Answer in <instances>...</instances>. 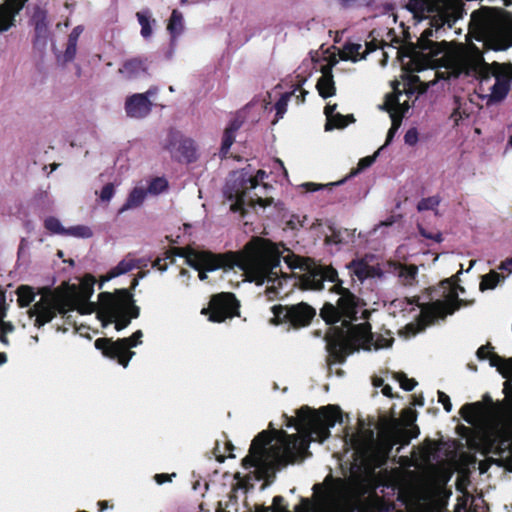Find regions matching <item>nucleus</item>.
I'll list each match as a JSON object with an SVG mask.
<instances>
[{"label": "nucleus", "mask_w": 512, "mask_h": 512, "mask_svg": "<svg viewBox=\"0 0 512 512\" xmlns=\"http://www.w3.org/2000/svg\"><path fill=\"white\" fill-rule=\"evenodd\" d=\"M506 279V276L501 275L495 270H491L489 273L481 277L479 284V290L484 292L486 290H493L498 285L502 284Z\"/></svg>", "instance_id": "obj_27"}, {"label": "nucleus", "mask_w": 512, "mask_h": 512, "mask_svg": "<svg viewBox=\"0 0 512 512\" xmlns=\"http://www.w3.org/2000/svg\"><path fill=\"white\" fill-rule=\"evenodd\" d=\"M417 436L414 429L402 427L398 420L384 423L378 437L374 439L373 432L353 435L350 439L352 447L363 456L374 458L377 462H385L393 446L397 443L406 445L411 438Z\"/></svg>", "instance_id": "obj_9"}, {"label": "nucleus", "mask_w": 512, "mask_h": 512, "mask_svg": "<svg viewBox=\"0 0 512 512\" xmlns=\"http://www.w3.org/2000/svg\"><path fill=\"white\" fill-rule=\"evenodd\" d=\"M135 267V259L130 256L125 257L115 267L110 269L106 275L101 277L100 288L103 286L105 282H108L111 279L118 277L120 275L126 274L129 271L133 270Z\"/></svg>", "instance_id": "obj_23"}, {"label": "nucleus", "mask_w": 512, "mask_h": 512, "mask_svg": "<svg viewBox=\"0 0 512 512\" xmlns=\"http://www.w3.org/2000/svg\"><path fill=\"white\" fill-rule=\"evenodd\" d=\"M428 87L429 83L425 84L421 82L418 75L408 73L403 75L402 82L393 83V93L389 94L385 101V107L390 113L392 125L388 131L384 146L392 141L396 131L400 127L402 117L410 107V98L415 96L416 99L418 95L423 94Z\"/></svg>", "instance_id": "obj_10"}, {"label": "nucleus", "mask_w": 512, "mask_h": 512, "mask_svg": "<svg viewBox=\"0 0 512 512\" xmlns=\"http://www.w3.org/2000/svg\"><path fill=\"white\" fill-rule=\"evenodd\" d=\"M4 317H5V311H4V309L2 307H0V329H1V332H2V335L0 336V340L2 342L6 343V338H5L4 334L7 331H11V327L3 322V318Z\"/></svg>", "instance_id": "obj_47"}, {"label": "nucleus", "mask_w": 512, "mask_h": 512, "mask_svg": "<svg viewBox=\"0 0 512 512\" xmlns=\"http://www.w3.org/2000/svg\"><path fill=\"white\" fill-rule=\"evenodd\" d=\"M419 141V134L416 128H410L404 135V142L409 146H415Z\"/></svg>", "instance_id": "obj_43"}, {"label": "nucleus", "mask_w": 512, "mask_h": 512, "mask_svg": "<svg viewBox=\"0 0 512 512\" xmlns=\"http://www.w3.org/2000/svg\"><path fill=\"white\" fill-rule=\"evenodd\" d=\"M178 254L199 272L200 280L206 278V271L238 267L249 281L258 285L267 283L269 291L276 292L282 285V279L279 277L282 251L272 242L262 238L252 239L244 250L238 253L213 254L192 248H181Z\"/></svg>", "instance_id": "obj_5"}, {"label": "nucleus", "mask_w": 512, "mask_h": 512, "mask_svg": "<svg viewBox=\"0 0 512 512\" xmlns=\"http://www.w3.org/2000/svg\"><path fill=\"white\" fill-rule=\"evenodd\" d=\"M143 333L136 331L131 337L112 341L107 338H99L95 341V347L101 350L109 358L116 359L120 365L127 367L134 352L131 348L141 344Z\"/></svg>", "instance_id": "obj_12"}, {"label": "nucleus", "mask_w": 512, "mask_h": 512, "mask_svg": "<svg viewBox=\"0 0 512 512\" xmlns=\"http://www.w3.org/2000/svg\"><path fill=\"white\" fill-rule=\"evenodd\" d=\"M33 21L35 23V30L38 36H42L47 31V21L46 14L42 11L37 12L33 16Z\"/></svg>", "instance_id": "obj_35"}, {"label": "nucleus", "mask_w": 512, "mask_h": 512, "mask_svg": "<svg viewBox=\"0 0 512 512\" xmlns=\"http://www.w3.org/2000/svg\"><path fill=\"white\" fill-rule=\"evenodd\" d=\"M175 476V474L167 475V474H156L154 476L155 481L158 484H163L165 482L171 481V477Z\"/></svg>", "instance_id": "obj_53"}, {"label": "nucleus", "mask_w": 512, "mask_h": 512, "mask_svg": "<svg viewBox=\"0 0 512 512\" xmlns=\"http://www.w3.org/2000/svg\"><path fill=\"white\" fill-rule=\"evenodd\" d=\"M77 52V43L69 42L67 44L66 51L64 53V60L71 61L74 59Z\"/></svg>", "instance_id": "obj_46"}, {"label": "nucleus", "mask_w": 512, "mask_h": 512, "mask_svg": "<svg viewBox=\"0 0 512 512\" xmlns=\"http://www.w3.org/2000/svg\"><path fill=\"white\" fill-rule=\"evenodd\" d=\"M45 228L53 234L63 235L66 234V229L59 219L55 217H48L44 222Z\"/></svg>", "instance_id": "obj_34"}, {"label": "nucleus", "mask_w": 512, "mask_h": 512, "mask_svg": "<svg viewBox=\"0 0 512 512\" xmlns=\"http://www.w3.org/2000/svg\"><path fill=\"white\" fill-rule=\"evenodd\" d=\"M114 196V185L109 183L105 185L100 193V199L105 202H109Z\"/></svg>", "instance_id": "obj_45"}, {"label": "nucleus", "mask_w": 512, "mask_h": 512, "mask_svg": "<svg viewBox=\"0 0 512 512\" xmlns=\"http://www.w3.org/2000/svg\"><path fill=\"white\" fill-rule=\"evenodd\" d=\"M274 324L289 323L293 326H305L315 315V309L306 303H299L292 306L273 307Z\"/></svg>", "instance_id": "obj_13"}, {"label": "nucleus", "mask_w": 512, "mask_h": 512, "mask_svg": "<svg viewBox=\"0 0 512 512\" xmlns=\"http://www.w3.org/2000/svg\"><path fill=\"white\" fill-rule=\"evenodd\" d=\"M469 34L487 49L506 50L512 46V16L494 8L473 12Z\"/></svg>", "instance_id": "obj_8"}, {"label": "nucleus", "mask_w": 512, "mask_h": 512, "mask_svg": "<svg viewBox=\"0 0 512 512\" xmlns=\"http://www.w3.org/2000/svg\"><path fill=\"white\" fill-rule=\"evenodd\" d=\"M17 302L21 307L29 306L35 299L33 288L27 285H21L17 288Z\"/></svg>", "instance_id": "obj_30"}, {"label": "nucleus", "mask_w": 512, "mask_h": 512, "mask_svg": "<svg viewBox=\"0 0 512 512\" xmlns=\"http://www.w3.org/2000/svg\"><path fill=\"white\" fill-rule=\"evenodd\" d=\"M475 263H476L475 260L470 261V265H469V268L467 269V272L470 271V269H472V267L475 265Z\"/></svg>", "instance_id": "obj_60"}, {"label": "nucleus", "mask_w": 512, "mask_h": 512, "mask_svg": "<svg viewBox=\"0 0 512 512\" xmlns=\"http://www.w3.org/2000/svg\"><path fill=\"white\" fill-rule=\"evenodd\" d=\"M324 113H325L326 119H327V122L325 125L326 131L344 128L348 125L349 122L354 121L352 115L343 116L342 114L337 113L336 105L327 104L325 107Z\"/></svg>", "instance_id": "obj_19"}, {"label": "nucleus", "mask_w": 512, "mask_h": 512, "mask_svg": "<svg viewBox=\"0 0 512 512\" xmlns=\"http://www.w3.org/2000/svg\"><path fill=\"white\" fill-rule=\"evenodd\" d=\"M440 290L443 299L436 300L426 305H421L415 299L409 298H398L390 303L389 311L394 316L398 314H402L404 317L411 314H414L415 317L419 316L416 323L406 325L405 337L416 335L426 326L452 314L462 304H467L464 299L459 297L465 290L457 284L456 276L442 281Z\"/></svg>", "instance_id": "obj_6"}, {"label": "nucleus", "mask_w": 512, "mask_h": 512, "mask_svg": "<svg viewBox=\"0 0 512 512\" xmlns=\"http://www.w3.org/2000/svg\"><path fill=\"white\" fill-rule=\"evenodd\" d=\"M186 274H187V271H186V270H182V271H181V275H182V276H184V275H186Z\"/></svg>", "instance_id": "obj_64"}, {"label": "nucleus", "mask_w": 512, "mask_h": 512, "mask_svg": "<svg viewBox=\"0 0 512 512\" xmlns=\"http://www.w3.org/2000/svg\"><path fill=\"white\" fill-rule=\"evenodd\" d=\"M372 257L353 260L347 265L351 274L356 276L360 281L367 278L382 277L384 270L379 265L371 264Z\"/></svg>", "instance_id": "obj_16"}, {"label": "nucleus", "mask_w": 512, "mask_h": 512, "mask_svg": "<svg viewBox=\"0 0 512 512\" xmlns=\"http://www.w3.org/2000/svg\"><path fill=\"white\" fill-rule=\"evenodd\" d=\"M446 23L443 19H437L432 27L426 29L418 40L423 59L411 60V71L421 72L431 68L434 78L423 83L434 84L436 78H450L461 75L474 77L479 81V90L487 103H495L503 100L511 87L512 64L485 62L482 52L475 46H464L446 41L433 42L434 33L440 37L441 28Z\"/></svg>", "instance_id": "obj_1"}, {"label": "nucleus", "mask_w": 512, "mask_h": 512, "mask_svg": "<svg viewBox=\"0 0 512 512\" xmlns=\"http://www.w3.org/2000/svg\"><path fill=\"white\" fill-rule=\"evenodd\" d=\"M260 512H287L284 508L265 507Z\"/></svg>", "instance_id": "obj_54"}, {"label": "nucleus", "mask_w": 512, "mask_h": 512, "mask_svg": "<svg viewBox=\"0 0 512 512\" xmlns=\"http://www.w3.org/2000/svg\"><path fill=\"white\" fill-rule=\"evenodd\" d=\"M84 28L81 25L76 26L70 33L68 41L77 43L80 35L82 34Z\"/></svg>", "instance_id": "obj_49"}, {"label": "nucleus", "mask_w": 512, "mask_h": 512, "mask_svg": "<svg viewBox=\"0 0 512 512\" xmlns=\"http://www.w3.org/2000/svg\"><path fill=\"white\" fill-rule=\"evenodd\" d=\"M508 146H510L512 148V133L508 140Z\"/></svg>", "instance_id": "obj_62"}, {"label": "nucleus", "mask_w": 512, "mask_h": 512, "mask_svg": "<svg viewBox=\"0 0 512 512\" xmlns=\"http://www.w3.org/2000/svg\"><path fill=\"white\" fill-rule=\"evenodd\" d=\"M468 115L463 111L460 110V107L456 108L454 112L451 115V118L455 122V124H459L460 121H462L465 117Z\"/></svg>", "instance_id": "obj_51"}, {"label": "nucleus", "mask_w": 512, "mask_h": 512, "mask_svg": "<svg viewBox=\"0 0 512 512\" xmlns=\"http://www.w3.org/2000/svg\"><path fill=\"white\" fill-rule=\"evenodd\" d=\"M438 204H439V201L436 198L430 197V198L422 199L418 203L417 208L419 211L433 210L438 206Z\"/></svg>", "instance_id": "obj_41"}, {"label": "nucleus", "mask_w": 512, "mask_h": 512, "mask_svg": "<svg viewBox=\"0 0 512 512\" xmlns=\"http://www.w3.org/2000/svg\"><path fill=\"white\" fill-rule=\"evenodd\" d=\"M460 414L469 424L477 428L487 440L500 444H512V423L496 419L490 408L480 402L465 404Z\"/></svg>", "instance_id": "obj_11"}, {"label": "nucleus", "mask_w": 512, "mask_h": 512, "mask_svg": "<svg viewBox=\"0 0 512 512\" xmlns=\"http://www.w3.org/2000/svg\"><path fill=\"white\" fill-rule=\"evenodd\" d=\"M438 402H440L443 405L444 409L447 412H450L452 410V404L450 402V398L444 392L438 391Z\"/></svg>", "instance_id": "obj_48"}, {"label": "nucleus", "mask_w": 512, "mask_h": 512, "mask_svg": "<svg viewBox=\"0 0 512 512\" xmlns=\"http://www.w3.org/2000/svg\"><path fill=\"white\" fill-rule=\"evenodd\" d=\"M392 378L400 384L402 389L406 391H411L416 385V382L413 379L407 378L403 373H394Z\"/></svg>", "instance_id": "obj_38"}, {"label": "nucleus", "mask_w": 512, "mask_h": 512, "mask_svg": "<svg viewBox=\"0 0 512 512\" xmlns=\"http://www.w3.org/2000/svg\"><path fill=\"white\" fill-rule=\"evenodd\" d=\"M321 73L322 75L316 85L319 95L323 98L331 97L335 94L332 67L330 65H324L321 68Z\"/></svg>", "instance_id": "obj_20"}, {"label": "nucleus", "mask_w": 512, "mask_h": 512, "mask_svg": "<svg viewBox=\"0 0 512 512\" xmlns=\"http://www.w3.org/2000/svg\"><path fill=\"white\" fill-rule=\"evenodd\" d=\"M239 304L231 293H221L212 297L209 307L201 313L208 315L211 322H223L227 318L238 315Z\"/></svg>", "instance_id": "obj_14"}, {"label": "nucleus", "mask_w": 512, "mask_h": 512, "mask_svg": "<svg viewBox=\"0 0 512 512\" xmlns=\"http://www.w3.org/2000/svg\"><path fill=\"white\" fill-rule=\"evenodd\" d=\"M387 266L388 269L386 271L397 274L405 285H411L418 273V269L414 265L406 266L398 263H388Z\"/></svg>", "instance_id": "obj_22"}, {"label": "nucleus", "mask_w": 512, "mask_h": 512, "mask_svg": "<svg viewBox=\"0 0 512 512\" xmlns=\"http://www.w3.org/2000/svg\"><path fill=\"white\" fill-rule=\"evenodd\" d=\"M266 176L263 170H258L256 174L249 169L232 172L225 188L231 210L244 215L249 209H256L257 205L260 208L269 205L268 187L262 184Z\"/></svg>", "instance_id": "obj_7"}, {"label": "nucleus", "mask_w": 512, "mask_h": 512, "mask_svg": "<svg viewBox=\"0 0 512 512\" xmlns=\"http://www.w3.org/2000/svg\"><path fill=\"white\" fill-rule=\"evenodd\" d=\"M184 29V16L180 11L174 9L167 23V31L171 35L172 41H175L179 36H181Z\"/></svg>", "instance_id": "obj_24"}, {"label": "nucleus", "mask_w": 512, "mask_h": 512, "mask_svg": "<svg viewBox=\"0 0 512 512\" xmlns=\"http://www.w3.org/2000/svg\"><path fill=\"white\" fill-rule=\"evenodd\" d=\"M139 25L141 26V36L149 39L153 33V24L155 20L152 18L150 11L143 10L136 13Z\"/></svg>", "instance_id": "obj_29"}, {"label": "nucleus", "mask_w": 512, "mask_h": 512, "mask_svg": "<svg viewBox=\"0 0 512 512\" xmlns=\"http://www.w3.org/2000/svg\"><path fill=\"white\" fill-rule=\"evenodd\" d=\"M276 163L279 165V167H280V168H282V169H283L284 174H287V171H286V169L284 168V165H283L282 161H280V160H278V159H277V160H276Z\"/></svg>", "instance_id": "obj_59"}, {"label": "nucleus", "mask_w": 512, "mask_h": 512, "mask_svg": "<svg viewBox=\"0 0 512 512\" xmlns=\"http://www.w3.org/2000/svg\"><path fill=\"white\" fill-rule=\"evenodd\" d=\"M156 94L155 90H148L145 93H137L129 96L125 101V112L128 117L141 119L146 117L152 110L150 97Z\"/></svg>", "instance_id": "obj_15"}, {"label": "nucleus", "mask_w": 512, "mask_h": 512, "mask_svg": "<svg viewBox=\"0 0 512 512\" xmlns=\"http://www.w3.org/2000/svg\"><path fill=\"white\" fill-rule=\"evenodd\" d=\"M168 182L165 178L157 177L150 181L147 192L151 195H159L166 191Z\"/></svg>", "instance_id": "obj_32"}, {"label": "nucleus", "mask_w": 512, "mask_h": 512, "mask_svg": "<svg viewBox=\"0 0 512 512\" xmlns=\"http://www.w3.org/2000/svg\"><path fill=\"white\" fill-rule=\"evenodd\" d=\"M339 505L335 500L326 499L318 503L313 512H338Z\"/></svg>", "instance_id": "obj_37"}, {"label": "nucleus", "mask_w": 512, "mask_h": 512, "mask_svg": "<svg viewBox=\"0 0 512 512\" xmlns=\"http://www.w3.org/2000/svg\"><path fill=\"white\" fill-rule=\"evenodd\" d=\"M392 224V221L390 222H382L380 223V226H388V225H391Z\"/></svg>", "instance_id": "obj_61"}, {"label": "nucleus", "mask_w": 512, "mask_h": 512, "mask_svg": "<svg viewBox=\"0 0 512 512\" xmlns=\"http://www.w3.org/2000/svg\"><path fill=\"white\" fill-rule=\"evenodd\" d=\"M484 353H485V348L484 347L479 348L478 351H477L478 356L481 357V358L485 357Z\"/></svg>", "instance_id": "obj_57"}, {"label": "nucleus", "mask_w": 512, "mask_h": 512, "mask_svg": "<svg viewBox=\"0 0 512 512\" xmlns=\"http://www.w3.org/2000/svg\"><path fill=\"white\" fill-rule=\"evenodd\" d=\"M493 365L497 366L498 371L503 375V377H512V359H497Z\"/></svg>", "instance_id": "obj_36"}, {"label": "nucleus", "mask_w": 512, "mask_h": 512, "mask_svg": "<svg viewBox=\"0 0 512 512\" xmlns=\"http://www.w3.org/2000/svg\"><path fill=\"white\" fill-rule=\"evenodd\" d=\"M383 148H384V146L379 148L372 156H367V157L360 159V161L358 163V168L354 172H352V175H355L358 172L370 167L375 162L376 158L378 157L380 150Z\"/></svg>", "instance_id": "obj_39"}, {"label": "nucleus", "mask_w": 512, "mask_h": 512, "mask_svg": "<svg viewBox=\"0 0 512 512\" xmlns=\"http://www.w3.org/2000/svg\"><path fill=\"white\" fill-rule=\"evenodd\" d=\"M236 129V127H229L225 130L220 151L222 156H225L228 153L230 147L232 146L235 140Z\"/></svg>", "instance_id": "obj_33"}, {"label": "nucleus", "mask_w": 512, "mask_h": 512, "mask_svg": "<svg viewBox=\"0 0 512 512\" xmlns=\"http://www.w3.org/2000/svg\"><path fill=\"white\" fill-rule=\"evenodd\" d=\"M281 501H282V497H280V496L275 497L274 500H273V508H281L279 506V503Z\"/></svg>", "instance_id": "obj_56"}, {"label": "nucleus", "mask_w": 512, "mask_h": 512, "mask_svg": "<svg viewBox=\"0 0 512 512\" xmlns=\"http://www.w3.org/2000/svg\"><path fill=\"white\" fill-rule=\"evenodd\" d=\"M286 426L295 427V435L283 430L272 429L271 433L261 432L253 441L250 453L243 459L245 469H254L255 478H268L276 468L292 463L308 453L311 441L322 442L330 435L329 429L341 422L340 408L328 405L314 410L301 407L296 417L286 416Z\"/></svg>", "instance_id": "obj_2"}, {"label": "nucleus", "mask_w": 512, "mask_h": 512, "mask_svg": "<svg viewBox=\"0 0 512 512\" xmlns=\"http://www.w3.org/2000/svg\"><path fill=\"white\" fill-rule=\"evenodd\" d=\"M65 236L79 238V239H88L93 236L92 229L87 225H75L66 229Z\"/></svg>", "instance_id": "obj_31"}, {"label": "nucleus", "mask_w": 512, "mask_h": 512, "mask_svg": "<svg viewBox=\"0 0 512 512\" xmlns=\"http://www.w3.org/2000/svg\"><path fill=\"white\" fill-rule=\"evenodd\" d=\"M304 187H306L307 190H309V191H316V190H319L322 186L317 185L315 183H305Z\"/></svg>", "instance_id": "obj_55"}, {"label": "nucleus", "mask_w": 512, "mask_h": 512, "mask_svg": "<svg viewBox=\"0 0 512 512\" xmlns=\"http://www.w3.org/2000/svg\"><path fill=\"white\" fill-rule=\"evenodd\" d=\"M301 284L304 289L320 290L324 281L335 283L333 290L340 295L337 306L325 304L321 309V317L327 323L341 321V328H332L327 337V349L335 362H343L347 355L360 349L365 351H378L391 347L393 338L389 333L374 335L371 333L369 323L362 322L352 325L357 320L361 307L356 297L338 283V273L330 266L313 265L305 267Z\"/></svg>", "instance_id": "obj_3"}, {"label": "nucleus", "mask_w": 512, "mask_h": 512, "mask_svg": "<svg viewBox=\"0 0 512 512\" xmlns=\"http://www.w3.org/2000/svg\"><path fill=\"white\" fill-rule=\"evenodd\" d=\"M30 245L31 244L28 239L22 238L20 240L18 252H17L18 260L26 259L29 256Z\"/></svg>", "instance_id": "obj_42"}, {"label": "nucleus", "mask_w": 512, "mask_h": 512, "mask_svg": "<svg viewBox=\"0 0 512 512\" xmlns=\"http://www.w3.org/2000/svg\"><path fill=\"white\" fill-rule=\"evenodd\" d=\"M420 233L423 237L427 239H431L435 242H441L442 241V234L440 232L435 233H428L424 229L420 228Z\"/></svg>", "instance_id": "obj_50"}, {"label": "nucleus", "mask_w": 512, "mask_h": 512, "mask_svg": "<svg viewBox=\"0 0 512 512\" xmlns=\"http://www.w3.org/2000/svg\"><path fill=\"white\" fill-rule=\"evenodd\" d=\"M385 381L386 380L383 377L375 376L373 378V385L376 388L381 387L382 388L381 392L383 393V395H385L387 397H392L391 386L388 383H385Z\"/></svg>", "instance_id": "obj_40"}, {"label": "nucleus", "mask_w": 512, "mask_h": 512, "mask_svg": "<svg viewBox=\"0 0 512 512\" xmlns=\"http://www.w3.org/2000/svg\"><path fill=\"white\" fill-rule=\"evenodd\" d=\"M145 71V65L142 61L132 59L124 63L119 72L125 79H134Z\"/></svg>", "instance_id": "obj_26"}, {"label": "nucleus", "mask_w": 512, "mask_h": 512, "mask_svg": "<svg viewBox=\"0 0 512 512\" xmlns=\"http://www.w3.org/2000/svg\"><path fill=\"white\" fill-rule=\"evenodd\" d=\"M306 94H307V91H305L301 88H296L291 93L283 94L281 96V98L277 101V103L275 104L277 118L278 119L282 118L283 115L286 113L288 102H289L291 96L295 95L297 98H300V96H301V99L299 100V102L302 103L305 100Z\"/></svg>", "instance_id": "obj_25"}, {"label": "nucleus", "mask_w": 512, "mask_h": 512, "mask_svg": "<svg viewBox=\"0 0 512 512\" xmlns=\"http://www.w3.org/2000/svg\"><path fill=\"white\" fill-rule=\"evenodd\" d=\"M370 52V49L367 45L363 46L360 43L348 42L344 45L340 52V57L343 60H350L352 62H357L365 58V56Z\"/></svg>", "instance_id": "obj_21"}, {"label": "nucleus", "mask_w": 512, "mask_h": 512, "mask_svg": "<svg viewBox=\"0 0 512 512\" xmlns=\"http://www.w3.org/2000/svg\"><path fill=\"white\" fill-rule=\"evenodd\" d=\"M168 148L174 157L186 161H191L196 155L195 142L190 138H176Z\"/></svg>", "instance_id": "obj_18"}, {"label": "nucleus", "mask_w": 512, "mask_h": 512, "mask_svg": "<svg viewBox=\"0 0 512 512\" xmlns=\"http://www.w3.org/2000/svg\"><path fill=\"white\" fill-rule=\"evenodd\" d=\"M148 192L143 187L136 186L129 194L121 212L139 207L144 202Z\"/></svg>", "instance_id": "obj_28"}, {"label": "nucleus", "mask_w": 512, "mask_h": 512, "mask_svg": "<svg viewBox=\"0 0 512 512\" xmlns=\"http://www.w3.org/2000/svg\"><path fill=\"white\" fill-rule=\"evenodd\" d=\"M283 259L285 261V263L287 264V266L291 269H294V268H301L303 269V265H304V260L299 258V257H296L294 255H286V256H283Z\"/></svg>", "instance_id": "obj_44"}, {"label": "nucleus", "mask_w": 512, "mask_h": 512, "mask_svg": "<svg viewBox=\"0 0 512 512\" xmlns=\"http://www.w3.org/2000/svg\"><path fill=\"white\" fill-rule=\"evenodd\" d=\"M95 278L86 275L81 280L78 290L72 297L63 295H44L28 310L29 317L33 319L34 326L40 328L50 322L57 314L66 316L69 312L77 311L80 314L97 312L98 319L105 327L115 323L116 330L128 326L131 319L139 315L138 307L133 304L132 295L126 289L115 293L103 292L99 295L98 303L90 302L94 292Z\"/></svg>", "instance_id": "obj_4"}, {"label": "nucleus", "mask_w": 512, "mask_h": 512, "mask_svg": "<svg viewBox=\"0 0 512 512\" xmlns=\"http://www.w3.org/2000/svg\"><path fill=\"white\" fill-rule=\"evenodd\" d=\"M6 361V355L4 353H0V364H4Z\"/></svg>", "instance_id": "obj_58"}, {"label": "nucleus", "mask_w": 512, "mask_h": 512, "mask_svg": "<svg viewBox=\"0 0 512 512\" xmlns=\"http://www.w3.org/2000/svg\"><path fill=\"white\" fill-rule=\"evenodd\" d=\"M303 503H304L305 506L309 505V501L308 500H303Z\"/></svg>", "instance_id": "obj_63"}, {"label": "nucleus", "mask_w": 512, "mask_h": 512, "mask_svg": "<svg viewBox=\"0 0 512 512\" xmlns=\"http://www.w3.org/2000/svg\"><path fill=\"white\" fill-rule=\"evenodd\" d=\"M27 0H6L0 6V31H7L15 24L16 15Z\"/></svg>", "instance_id": "obj_17"}, {"label": "nucleus", "mask_w": 512, "mask_h": 512, "mask_svg": "<svg viewBox=\"0 0 512 512\" xmlns=\"http://www.w3.org/2000/svg\"><path fill=\"white\" fill-rule=\"evenodd\" d=\"M498 269L501 271L507 272L508 275L511 274L512 273V257L502 261L500 263V265L498 266Z\"/></svg>", "instance_id": "obj_52"}]
</instances>
